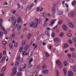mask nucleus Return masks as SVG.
<instances>
[{"instance_id":"obj_1","label":"nucleus","mask_w":76,"mask_h":76,"mask_svg":"<svg viewBox=\"0 0 76 76\" xmlns=\"http://www.w3.org/2000/svg\"><path fill=\"white\" fill-rule=\"evenodd\" d=\"M33 61V58H31L29 62V64L28 66V69H31V67H32V64H31V63H32V61Z\"/></svg>"},{"instance_id":"obj_2","label":"nucleus","mask_w":76,"mask_h":76,"mask_svg":"<svg viewBox=\"0 0 76 76\" xmlns=\"http://www.w3.org/2000/svg\"><path fill=\"white\" fill-rule=\"evenodd\" d=\"M56 64L58 65V66L59 68H61L63 67V64H61V61L59 60H58L56 61Z\"/></svg>"},{"instance_id":"obj_3","label":"nucleus","mask_w":76,"mask_h":76,"mask_svg":"<svg viewBox=\"0 0 76 76\" xmlns=\"http://www.w3.org/2000/svg\"><path fill=\"white\" fill-rule=\"evenodd\" d=\"M26 64L24 65V66L21 67L18 69L19 72H23L24 70L26 69Z\"/></svg>"},{"instance_id":"obj_4","label":"nucleus","mask_w":76,"mask_h":76,"mask_svg":"<svg viewBox=\"0 0 76 76\" xmlns=\"http://www.w3.org/2000/svg\"><path fill=\"white\" fill-rule=\"evenodd\" d=\"M30 46L29 45H27V46H25L24 47V50L25 51L23 53V54H25V53L28 50V49L29 48Z\"/></svg>"},{"instance_id":"obj_5","label":"nucleus","mask_w":76,"mask_h":76,"mask_svg":"<svg viewBox=\"0 0 76 76\" xmlns=\"http://www.w3.org/2000/svg\"><path fill=\"white\" fill-rule=\"evenodd\" d=\"M67 60L69 63H74V60L72 59L67 58Z\"/></svg>"},{"instance_id":"obj_6","label":"nucleus","mask_w":76,"mask_h":76,"mask_svg":"<svg viewBox=\"0 0 76 76\" xmlns=\"http://www.w3.org/2000/svg\"><path fill=\"white\" fill-rule=\"evenodd\" d=\"M63 29L64 31H68V27L66 26V25H63L62 26Z\"/></svg>"},{"instance_id":"obj_7","label":"nucleus","mask_w":76,"mask_h":76,"mask_svg":"<svg viewBox=\"0 0 76 76\" xmlns=\"http://www.w3.org/2000/svg\"><path fill=\"white\" fill-rule=\"evenodd\" d=\"M33 6H35V5L34 4H31L30 5H29L28 7V9H29V10H31Z\"/></svg>"},{"instance_id":"obj_8","label":"nucleus","mask_w":76,"mask_h":76,"mask_svg":"<svg viewBox=\"0 0 76 76\" xmlns=\"http://www.w3.org/2000/svg\"><path fill=\"white\" fill-rule=\"evenodd\" d=\"M68 74L69 76H73V73L72 71H68Z\"/></svg>"},{"instance_id":"obj_9","label":"nucleus","mask_w":76,"mask_h":76,"mask_svg":"<svg viewBox=\"0 0 76 76\" xmlns=\"http://www.w3.org/2000/svg\"><path fill=\"white\" fill-rule=\"evenodd\" d=\"M48 70H43L42 71V72L43 74H47V73H48Z\"/></svg>"},{"instance_id":"obj_10","label":"nucleus","mask_w":76,"mask_h":76,"mask_svg":"<svg viewBox=\"0 0 76 76\" xmlns=\"http://www.w3.org/2000/svg\"><path fill=\"white\" fill-rule=\"evenodd\" d=\"M54 41L55 42L58 43V42H59V41H60V39L57 38H56L54 39Z\"/></svg>"},{"instance_id":"obj_11","label":"nucleus","mask_w":76,"mask_h":76,"mask_svg":"<svg viewBox=\"0 0 76 76\" xmlns=\"http://www.w3.org/2000/svg\"><path fill=\"white\" fill-rule=\"evenodd\" d=\"M69 26L71 28H73L75 27L74 26V25H73V24L72 23H69Z\"/></svg>"},{"instance_id":"obj_12","label":"nucleus","mask_w":76,"mask_h":76,"mask_svg":"<svg viewBox=\"0 0 76 76\" xmlns=\"http://www.w3.org/2000/svg\"><path fill=\"white\" fill-rule=\"evenodd\" d=\"M38 72L36 71H35L34 73L33 74V76H37L38 75Z\"/></svg>"},{"instance_id":"obj_13","label":"nucleus","mask_w":76,"mask_h":76,"mask_svg":"<svg viewBox=\"0 0 76 76\" xmlns=\"http://www.w3.org/2000/svg\"><path fill=\"white\" fill-rule=\"evenodd\" d=\"M56 12V10L55 8H53L52 9V14H55Z\"/></svg>"},{"instance_id":"obj_14","label":"nucleus","mask_w":76,"mask_h":76,"mask_svg":"<svg viewBox=\"0 0 76 76\" xmlns=\"http://www.w3.org/2000/svg\"><path fill=\"white\" fill-rule=\"evenodd\" d=\"M63 71L64 73V75L65 76H66V73L67 72V69L66 68H64L63 69Z\"/></svg>"},{"instance_id":"obj_15","label":"nucleus","mask_w":76,"mask_h":76,"mask_svg":"<svg viewBox=\"0 0 76 76\" xmlns=\"http://www.w3.org/2000/svg\"><path fill=\"white\" fill-rule=\"evenodd\" d=\"M6 58L5 57H4L1 60V63H4L6 60Z\"/></svg>"},{"instance_id":"obj_16","label":"nucleus","mask_w":76,"mask_h":76,"mask_svg":"<svg viewBox=\"0 0 76 76\" xmlns=\"http://www.w3.org/2000/svg\"><path fill=\"white\" fill-rule=\"evenodd\" d=\"M22 73L21 72H18L17 74V76H22Z\"/></svg>"},{"instance_id":"obj_17","label":"nucleus","mask_w":76,"mask_h":76,"mask_svg":"<svg viewBox=\"0 0 76 76\" xmlns=\"http://www.w3.org/2000/svg\"><path fill=\"white\" fill-rule=\"evenodd\" d=\"M72 56L74 58H75L76 56V54L75 53V52L72 53Z\"/></svg>"},{"instance_id":"obj_18","label":"nucleus","mask_w":76,"mask_h":76,"mask_svg":"<svg viewBox=\"0 0 76 76\" xmlns=\"http://www.w3.org/2000/svg\"><path fill=\"white\" fill-rule=\"evenodd\" d=\"M6 69H7V67H6V66H4L2 69V73H3L4 72V71H5V70H6Z\"/></svg>"},{"instance_id":"obj_19","label":"nucleus","mask_w":76,"mask_h":76,"mask_svg":"<svg viewBox=\"0 0 76 76\" xmlns=\"http://www.w3.org/2000/svg\"><path fill=\"white\" fill-rule=\"evenodd\" d=\"M38 22H36L34 23L33 25L34 28H36V27L37 26V25H38Z\"/></svg>"},{"instance_id":"obj_20","label":"nucleus","mask_w":76,"mask_h":76,"mask_svg":"<svg viewBox=\"0 0 76 76\" xmlns=\"http://www.w3.org/2000/svg\"><path fill=\"white\" fill-rule=\"evenodd\" d=\"M18 23H19V22H20V23H22V21L20 19V18H18Z\"/></svg>"},{"instance_id":"obj_21","label":"nucleus","mask_w":76,"mask_h":76,"mask_svg":"<svg viewBox=\"0 0 76 76\" xmlns=\"http://www.w3.org/2000/svg\"><path fill=\"white\" fill-rule=\"evenodd\" d=\"M55 23V20H53L50 22V25L53 26Z\"/></svg>"},{"instance_id":"obj_22","label":"nucleus","mask_w":76,"mask_h":76,"mask_svg":"<svg viewBox=\"0 0 76 76\" xmlns=\"http://www.w3.org/2000/svg\"><path fill=\"white\" fill-rule=\"evenodd\" d=\"M69 47V45L68 44H64V48H67Z\"/></svg>"},{"instance_id":"obj_23","label":"nucleus","mask_w":76,"mask_h":76,"mask_svg":"<svg viewBox=\"0 0 76 76\" xmlns=\"http://www.w3.org/2000/svg\"><path fill=\"white\" fill-rule=\"evenodd\" d=\"M2 44L3 45H6L7 44V42L5 41H3L2 42Z\"/></svg>"},{"instance_id":"obj_24","label":"nucleus","mask_w":76,"mask_h":76,"mask_svg":"<svg viewBox=\"0 0 76 76\" xmlns=\"http://www.w3.org/2000/svg\"><path fill=\"white\" fill-rule=\"evenodd\" d=\"M76 15V12H74L71 13V14H70V15L71 16H73V15Z\"/></svg>"},{"instance_id":"obj_25","label":"nucleus","mask_w":76,"mask_h":76,"mask_svg":"<svg viewBox=\"0 0 76 76\" xmlns=\"http://www.w3.org/2000/svg\"><path fill=\"white\" fill-rule=\"evenodd\" d=\"M59 37H62L64 35V33L63 32L60 33L59 35Z\"/></svg>"},{"instance_id":"obj_26","label":"nucleus","mask_w":76,"mask_h":76,"mask_svg":"<svg viewBox=\"0 0 76 76\" xmlns=\"http://www.w3.org/2000/svg\"><path fill=\"white\" fill-rule=\"evenodd\" d=\"M34 23L33 21L31 22L29 24L30 25V26L31 27H32L33 25H34Z\"/></svg>"},{"instance_id":"obj_27","label":"nucleus","mask_w":76,"mask_h":76,"mask_svg":"<svg viewBox=\"0 0 76 76\" xmlns=\"http://www.w3.org/2000/svg\"><path fill=\"white\" fill-rule=\"evenodd\" d=\"M45 53L46 57H48L50 56V55L48 52H45Z\"/></svg>"},{"instance_id":"obj_28","label":"nucleus","mask_w":76,"mask_h":76,"mask_svg":"<svg viewBox=\"0 0 76 76\" xmlns=\"http://www.w3.org/2000/svg\"><path fill=\"white\" fill-rule=\"evenodd\" d=\"M45 34L47 36H48L49 37L50 36V35L49 34V32H48V31H46Z\"/></svg>"},{"instance_id":"obj_29","label":"nucleus","mask_w":76,"mask_h":76,"mask_svg":"<svg viewBox=\"0 0 76 76\" xmlns=\"http://www.w3.org/2000/svg\"><path fill=\"white\" fill-rule=\"evenodd\" d=\"M21 29V25H20L17 28L18 31H19Z\"/></svg>"},{"instance_id":"obj_30","label":"nucleus","mask_w":76,"mask_h":76,"mask_svg":"<svg viewBox=\"0 0 76 76\" xmlns=\"http://www.w3.org/2000/svg\"><path fill=\"white\" fill-rule=\"evenodd\" d=\"M12 23L13 25H16V20H13L12 22Z\"/></svg>"},{"instance_id":"obj_31","label":"nucleus","mask_w":76,"mask_h":76,"mask_svg":"<svg viewBox=\"0 0 76 76\" xmlns=\"http://www.w3.org/2000/svg\"><path fill=\"white\" fill-rule=\"evenodd\" d=\"M17 72V71H15L14 72H12L11 74L12 76H13V75H15L16 73Z\"/></svg>"},{"instance_id":"obj_32","label":"nucleus","mask_w":76,"mask_h":76,"mask_svg":"<svg viewBox=\"0 0 76 76\" xmlns=\"http://www.w3.org/2000/svg\"><path fill=\"white\" fill-rule=\"evenodd\" d=\"M11 37L12 38H15V37H16L15 34V33H13L12 34Z\"/></svg>"},{"instance_id":"obj_33","label":"nucleus","mask_w":76,"mask_h":76,"mask_svg":"<svg viewBox=\"0 0 76 76\" xmlns=\"http://www.w3.org/2000/svg\"><path fill=\"white\" fill-rule=\"evenodd\" d=\"M72 4L73 6H75L76 5V1H73L72 3Z\"/></svg>"},{"instance_id":"obj_34","label":"nucleus","mask_w":76,"mask_h":76,"mask_svg":"<svg viewBox=\"0 0 76 76\" xmlns=\"http://www.w3.org/2000/svg\"><path fill=\"white\" fill-rule=\"evenodd\" d=\"M56 72L57 76H59V72H58V70H56Z\"/></svg>"},{"instance_id":"obj_35","label":"nucleus","mask_w":76,"mask_h":76,"mask_svg":"<svg viewBox=\"0 0 76 76\" xmlns=\"http://www.w3.org/2000/svg\"><path fill=\"white\" fill-rule=\"evenodd\" d=\"M47 68V66L46 65H43L42 66V69H44Z\"/></svg>"},{"instance_id":"obj_36","label":"nucleus","mask_w":76,"mask_h":76,"mask_svg":"<svg viewBox=\"0 0 76 76\" xmlns=\"http://www.w3.org/2000/svg\"><path fill=\"white\" fill-rule=\"evenodd\" d=\"M32 36V34H29L27 37V38L28 39H29L30 38H31V36Z\"/></svg>"},{"instance_id":"obj_37","label":"nucleus","mask_w":76,"mask_h":76,"mask_svg":"<svg viewBox=\"0 0 76 76\" xmlns=\"http://www.w3.org/2000/svg\"><path fill=\"white\" fill-rule=\"evenodd\" d=\"M35 20L36 22H37V23H38V22H40V20L38 18H35Z\"/></svg>"},{"instance_id":"obj_38","label":"nucleus","mask_w":76,"mask_h":76,"mask_svg":"<svg viewBox=\"0 0 76 76\" xmlns=\"http://www.w3.org/2000/svg\"><path fill=\"white\" fill-rule=\"evenodd\" d=\"M19 61H17L15 64V66L17 67L19 66Z\"/></svg>"},{"instance_id":"obj_39","label":"nucleus","mask_w":76,"mask_h":76,"mask_svg":"<svg viewBox=\"0 0 76 76\" xmlns=\"http://www.w3.org/2000/svg\"><path fill=\"white\" fill-rule=\"evenodd\" d=\"M70 50L71 51H75V49L73 48H71Z\"/></svg>"},{"instance_id":"obj_40","label":"nucleus","mask_w":76,"mask_h":76,"mask_svg":"<svg viewBox=\"0 0 76 76\" xmlns=\"http://www.w3.org/2000/svg\"><path fill=\"white\" fill-rule=\"evenodd\" d=\"M57 27V25H56V26H55L54 28H53L52 29H51L52 31H54V30H55V29Z\"/></svg>"},{"instance_id":"obj_41","label":"nucleus","mask_w":76,"mask_h":76,"mask_svg":"<svg viewBox=\"0 0 76 76\" xmlns=\"http://www.w3.org/2000/svg\"><path fill=\"white\" fill-rule=\"evenodd\" d=\"M23 49V46H21L20 48V50H19V51L20 53L22 50Z\"/></svg>"},{"instance_id":"obj_42","label":"nucleus","mask_w":76,"mask_h":76,"mask_svg":"<svg viewBox=\"0 0 76 76\" xmlns=\"http://www.w3.org/2000/svg\"><path fill=\"white\" fill-rule=\"evenodd\" d=\"M67 35L69 37H72V35L70 33L68 34Z\"/></svg>"},{"instance_id":"obj_43","label":"nucleus","mask_w":76,"mask_h":76,"mask_svg":"<svg viewBox=\"0 0 76 76\" xmlns=\"http://www.w3.org/2000/svg\"><path fill=\"white\" fill-rule=\"evenodd\" d=\"M64 64L65 66H67V63L66 61L64 62Z\"/></svg>"},{"instance_id":"obj_44","label":"nucleus","mask_w":76,"mask_h":76,"mask_svg":"<svg viewBox=\"0 0 76 76\" xmlns=\"http://www.w3.org/2000/svg\"><path fill=\"white\" fill-rule=\"evenodd\" d=\"M20 60V57L19 56H18L17 58V61H19Z\"/></svg>"},{"instance_id":"obj_45","label":"nucleus","mask_w":76,"mask_h":76,"mask_svg":"<svg viewBox=\"0 0 76 76\" xmlns=\"http://www.w3.org/2000/svg\"><path fill=\"white\" fill-rule=\"evenodd\" d=\"M13 45H12V44L10 43V48H13Z\"/></svg>"},{"instance_id":"obj_46","label":"nucleus","mask_w":76,"mask_h":76,"mask_svg":"<svg viewBox=\"0 0 76 76\" xmlns=\"http://www.w3.org/2000/svg\"><path fill=\"white\" fill-rule=\"evenodd\" d=\"M1 29L2 31H5V28H4V27L3 26H2L1 27Z\"/></svg>"},{"instance_id":"obj_47","label":"nucleus","mask_w":76,"mask_h":76,"mask_svg":"<svg viewBox=\"0 0 76 76\" xmlns=\"http://www.w3.org/2000/svg\"><path fill=\"white\" fill-rule=\"evenodd\" d=\"M14 45L15 47H17V46L18 45V43L16 42H15Z\"/></svg>"},{"instance_id":"obj_48","label":"nucleus","mask_w":76,"mask_h":76,"mask_svg":"<svg viewBox=\"0 0 76 76\" xmlns=\"http://www.w3.org/2000/svg\"><path fill=\"white\" fill-rule=\"evenodd\" d=\"M68 57H69V58H71L72 55L70 54V53H68Z\"/></svg>"},{"instance_id":"obj_49","label":"nucleus","mask_w":76,"mask_h":76,"mask_svg":"<svg viewBox=\"0 0 76 76\" xmlns=\"http://www.w3.org/2000/svg\"><path fill=\"white\" fill-rule=\"evenodd\" d=\"M25 41L24 40L23 42V44H22V45L23 46V45H25Z\"/></svg>"},{"instance_id":"obj_50","label":"nucleus","mask_w":76,"mask_h":76,"mask_svg":"<svg viewBox=\"0 0 76 76\" xmlns=\"http://www.w3.org/2000/svg\"><path fill=\"white\" fill-rule=\"evenodd\" d=\"M43 16H44L45 17H46V16H47V13H43Z\"/></svg>"},{"instance_id":"obj_51","label":"nucleus","mask_w":76,"mask_h":76,"mask_svg":"<svg viewBox=\"0 0 76 76\" xmlns=\"http://www.w3.org/2000/svg\"><path fill=\"white\" fill-rule=\"evenodd\" d=\"M17 7H18V8H19L20 7V4L19 3H18L17 5Z\"/></svg>"},{"instance_id":"obj_52","label":"nucleus","mask_w":76,"mask_h":76,"mask_svg":"<svg viewBox=\"0 0 76 76\" xmlns=\"http://www.w3.org/2000/svg\"><path fill=\"white\" fill-rule=\"evenodd\" d=\"M3 35V32L1 31L0 32V37H1Z\"/></svg>"},{"instance_id":"obj_53","label":"nucleus","mask_w":76,"mask_h":76,"mask_svg":"<svg viewBox=\"0 0 76 76\" xmlns=\"http://www.w3.org/2000/svg\"><path fill=\"white\" fill-rule=\"evenodd\" d=\"M73 70L75 72H76V66H75L73 67Z\"/></svg>"},{"instance_id":"obj_54","label":"nucleus","mask_w":76,"mask_h":76,"mask_svg":"<svg viewBox=\"0 0 76 76\" xmlns=\"http://www.w3.org/2000/svg\"><path fill=\"white\" fill-rule=\"evenodd\" d=\"M68 42H69V44H72V40H68Z\"/></svg>"},{"instance_id":"obj_55","label":"nucleus","mask_w":76,"mask_h":76,"mask_svg":"<svg viewBox=\"0 0 76 76\" xmlns=\"http://www.w3.org/2000/svg\"><path fill=\"white\" fill-rule=\"evenodd\" d=\"M40 7H37V12H39V11L40 10Z\"/></svg>"},{"instance_id":"obj_56","label":"nucleus","mask_w":76,"mask_h":76,"mask_svg":"<svg viewBox=\"0 0 76 76\" xmlns=\"http://www.w3.org/2000/svg\"><path fill=\"white\" fill-rule=\"evenodd\" d=\"M11 19L12 20H14V19H15V17L12 16L11 18Z\"/></svg>"},{"instance_id":"obj_57","label":"nucleus","mask_w":76,"mask_h":76,"mask_svg":"<svg viewBox=\"0 0 76 76\" xmlns=\"http://www.w3.org/2000/svg\"><path fill=\"white\" fill-rule=\"evenodd\" d=\"M2 56L3 55H2V54H1V53H0V60L2 58Z\"/></svg>"},{"instance_id":"obj_58","label":"nucleus","mask_w":76,"mask_h":76,"mask_svg":"<svg viewBox=\"0 0 76 76\" xmlns=\"http://www.w3.org/2000/svg\"><path fill=\"white\" fill-rule=\"evenodd\" d=\"M62 22H63V21L61 20L59 21L58 23L59 24V25H61V23H62Z\"/></svg>"},{"instance_id":"obj_59","label":"nucleus","mask_w":76,"mask_h":76,"mask_svg":"<svg viewBox=\"0 0 76 76\" xmlns=\"http://www.w3.org/2000/svg\"><path fill=\"white\" fill-rule=\"evenodd\" d=\"M3 54L4 55H5V54H6V50H4L3 51Z\"/></svg>"},{"instance_id":"obj_60","label":"nucleus","mask_w":76,"mask_h":76,"mask_svg":"<svg viewBox=\"0 0 76 76\" xmlns=\"http://www.w3.org/2000/svg\"><path fill=\"white\" fill-rule=\"evenodd\" d=\"M52 37H54L55 36V33H52Z\"/></svg>"},{"instance_id":"obj_61","label":"nucleus","mask_w":76,"mask_h":76,"mask_svg":"<svg viewBox=\"0 0 76 76\" xmlns=\"http://www.w3.org/2000/svg\"><path fill=\"white\" fill-rule=\"evenodd\" d=\"M73 41L74 42H76V38H75L73 39Z\"/></svg>"},{"instance_id":"obj_62","label":"nucleus","mask_w":76,"mask_h":76,"mask_svg":"<svg viewBox=\"0 0 76 76\" xmlns=\"http://www.w3.org/2000/svg\"><path fill=\"white\" fill-rule=\"evenodd\" d=\"M63 15V13L62 12H60L58 14V15Z\"/></svg>"},{"instance_id":"obj_63","label":"nucleus","mask_w":76,"mask_h":76,"mask_svg":"<svg viewBox=\"0 0 76 76\" xmlns=\"http://www.w3.org/2000/svg\"><path fill=\"white\" fill-rule=\"evenodd\" d=\"M26 29H27L26 28H25L23 30V32H25V31H26Z\"/></svg>"},{"instance_id":"obj_64","label":"nucleus","mask_w":76,"mask_h":76,"mask_svg":"<svg viewBox=\"0 0 76 76\" xmlns=\"http://www.w3.org/2000/svg\"><path fill=\"white\" fill-rule=\"evenodd\" d=\"M4 5H7V3L6 2H5L4 3Z\"/></svg>"}]
</instances>
